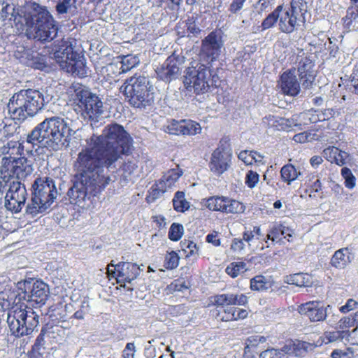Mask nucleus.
Masks as SVG:
<instances>
[{
	"instance_id": "f257e3e1",
	"label": "nucleus",
	"mask_w": 358,
	"mask_h": 358,
	"mask_svg": "<svg viewBox=\"0 0 358 358\" xmlns=\"http://www.w3.org/2000/svg\"><path fill=\"white\" fill-rule=\"evenodd\" d=\"M107 128L101 135L92 136L88 146L78 155L74 165L76 180L67 193L71 203L84 206L87 199L109 184L112 165L111 125L108 124Z\"/></svg>"
},
{
	"instance_id": "f03ea898",
	"label": "nucleus",
	"mask_w": 358,
	"mask_h": 358,
	"mask_svg": "<svg viewBox=\"0 0 358 358\" xmlns=\"http://www.w3.org/2000/svg\"><path fill=\"white\" fill-rule=\"evenodd\" d=\"M73 133L66 120L53 116L38 124L27 135V142L49 150H66L69 146Z\"/></svg>"
},
{
	"instance_id": "7ed1b4c3",
	"label": "nucleus",
	"mask_w": 358,
	"mask_h": 358,
	"mask_svg": "<svg viewBox=\"0 0 358 358\" xmlns=\"http://www.w3.org/2000/svg\"><path fill=\"white\" fill-rule=\"evenodd\" d=\"M22 12L30 38L41 42H50L57 36V27L45 6L34 1H27Z\"/></svg>"
},
{
	"instance_id": "20e7f679",
	"label": "nucleus",
	"mask_w": 358,
	"mask_h": 358,
	"mask_svg": "<svg viewBox=\"0 0 358 358\" xmlns=\"http://www.w3.org/2000/svg\"><path fill=\"white\" fill-rule=\"evenodd\" d=\"M52 98L37 90H22L10 99L8 110L13 120L24 121L29 117L35 116Z\"/></svg>"
},
{
	"instance_id": "39448f33",
	"label": "nucleus",
	"mask_w": 358,
	"mask_h": 358,
	"mask_svg": "<svg viewBox=\"0 0 358 358\" xmlns=\"http://www.w3.org/2000/svg\"><path fill=\"white\" fill-rule=\"evenodd\" d=\"M52 51V57L59 64L62 69L79 78L87 76V67L80 54L73 50L69 41L62 39L55 41Z\"/></svg>"
},
{
	"instance_id": "423d86ee",
	"label": "nucleus",
	"mask_w": 358,
	"mask_h": 358,
	"mask_svg": "<svg viewBox=\"0 0 358 358\" xmlns=\"http://www.w3.org/2000/svg\"><path fill=\"white\" fill-rule=\"evenodd\" d=\"M248 301V298L244 294L227 293L214 296L212 301L217 308L216 319L222 322L245 319L248 315V311L234 306H245Z\"/></svg>"
},
{
	"instance_id": "0eeeda50",
	"label": "nucleus",
	"mask_w": 358,
	"mask_h": 358,
	"mask_svg": "<svg viewBox=\"0 0 358 358\" xmlns=\"http://www.w3.org/2000/svg\"><path fill=\"white\" fill-rule=\"evenodd\" d=\"M31 202L27 206V213L32 215L45 211L56 199L57 191L52 178L44 177L35 180Z\"/></svg>"
},
{
	"instance_id": "6e6552de",
	"label": "nucleus",
	"mask_w": 358,
	"mask_h": 358,
	"mask_svg": "<svg viewBox=\"0 0 358 358\" xmlns=\"http://www.w3.org/2000/svg\"><path fill=\"white\" fill-rule=\"evenodd\" d=\"M38 319L33 309L15 306L8 312L7 323L11 334L20 338L31 334L39 324Z\"/></svg>"
},
{
	"instance_id": "1a4fd4ad",
	"label": "nucleus",
	"mask_w": 358,
	"mask_h": 358,
	"mask_svg": "<svg viewBox=\"0 0 358 358\" xmlns=\"http://www.w3.org/2000/svg\"><path fill=\"white\" fill-rule=\"evenodd\" d=\"M211 65L196 62L186 70L185 84L192 87L196 94L205 93L211 87H216L219 77L210 69Z\"/></svg>"
},
{
	"instance_id": "9d476101",
	"label": "nucleus",
	"mask_w": 358,
	"mask_h": 358,
	"mask_svg": "<svg viewBox=\"0 0 358 358\" xmlns=\"http://www.w3.org/2000/svg\"><path fill=\"white\" fill-rule=\"evenodd\" d=\"M148 79L144 76L131 77L123 85L120 92L129 99L131 105L136 108H145L154 101L153 93L148 89Z\"/></svg>"
},
{
	"instance_id": "9b49d317",
	"label": "nucleus",
	"mask_w": 358,
	"mask_h": 358,
	"mask_svg": "<svg viewBox=\"0 0 358 358\" xmlns=\"http://www.w3.org/2000/svg\"><path fill=\"white\" fill-rule=\"evenodd\" d=\"M76 99L83 110L85 118L92 121H98V118L103 113V103L99 97L84 86L75 90Z\"/></svg>"
},
{
	"instance_id": "f8f14e48",
	"label": "nucleus",
	"mask_w": 358,
	"mask_h": 358,
	"mask_svg": "<svg viewBox=\"0 0 358 358\" xmlns=\"http://www.w3.org/2000/svg\"><path fill=\"white\" fill-rule=\"evenodd\" d=\"M222 34L220 31H213L201 41V55L206 59L208 65L216 61L224 48Z\"/></svg>"
},
{
	"instance_id": "ddd939ff",
	"label": "nucleus",
	"mask_w": 358,
	"mask_h": 358,
	"mask_svg": "<svg viewBox=\"0 0 358 358\" xmlns=\"http://www.w3.org/2000/svg\"><path fill=\"white\" fill-rule=\"evenodd\" d=\"M113 164L122 159V155H129L133 149V139L124 127L113 122Z\"/></svg>"
},
{
	"instance_id": "4468645a",
	"label": "nucleus",
	"mask_w": 358,
	"mask_h": 358,
	"mask_svg": "<svg viewBox=\"0 0 358 358\" xmlns=\"http://www.w3.org/2000/svg\"><path fill=\"white\" fill-rule=\"evenodd\" d=\"M27 189L20 180L13 182L5 196V207L14 213L21 211L27 200Z\"/></svg>"
},
{
	"instance_id": "2eb2a0df",
	"label": "nucleus",
	"mask_w": 358,
	"mask_h": 358,
	"mask_svg": "<svg viewBox=\"0 0 358 358\" xmlns=\"http://www.w3.org/2000/svg\"><path fill=\"white\" fill-rule=\"evenodd\" d=\"M24 300L38 305L45 304L49 296L48 285L41 280H26L23 283Z\"/></svg>"
},
{
	"instance_id": "dca6fc26",
	"label": "nucleus",
	"mask_w": 358,
	"mask_h": 358,
	"mask_svg": "<svg viewBox=\"0 0 358 358\" xmlns=\"http://www.w3.org/2000/svg\"><path fill=\"white\" fill-rule=\"evenodd\" d=\"M113 278L116 279L117 282L127 287V290H133V287L127 286L125 283L131 284L139 275L141 271L140 266L134 263L122 262L113 264Z\"/></svg>"
},
{
	"instance_id": "f3484780",
	"label": "nucleus",
	"mask_w": 358,
	"mask_h": 358,
	"mask_svg": "<svg viewBox=\"0 0 358 358\" xmlns=\"http://www.w3.org/2000/svg\"><path fill=\"white\" fill-rule=\"evenodd\" d=\"M182 59L179 55L173 54L156 69L158 77L165 81L170 82L178 78L180 74Z\"/></svg>"
},
{
	"instance_id": "a211bd4d",
	"label": "nucleus",
	"mask_w": 358,
	"mask_h": 358,
	"mask_svg": "<svg viewBox=\"0 0 358 358\" xmlns=\"http://www.w3.org/2000/svg\"><path fill=\"white\" fill-rule=\"evenodd\" d=\"M331 308L329 305L323 306L320 301H313L300 305L297 310L299 314L307 317L310 322H317L325 320L328 310Z\"/></svg>"
},
{
	"instance_id": "6ab92c4d",
	"label": "nucleus",
	"mask_w": 358,
	"mask_h": 358,
	"mask_svg": "<svg viewBox=\"0 0 358 358\" xmlns=\"http://www.w3.org/2000/svg\"><path fill=\"white\" fill-rule=\"evenodd\" d=\"M3 161L8 162V170L11 177L15 178V180L25 178L31 175L33 168L29 162L24 157L15 158L14 157H3Z\"/></svg>"
},
{
	"instance_id": "aec40b11",
	"label": "nucleus",
	"mask_w": 358,
	"mask_h": 358,
	"mask_svg": "<svg viewBox=\"0 0 358 358\" xmlns=\"http://www.w3.org/2000/svg\"><path fill=\"white\" fill-rule=\"evenodd\" d=\"M231 155L218 148L212 153L209 168L215 175L220 176L229 169Z\"/></svg>"
},
{
	"instance_id": "412c9836",
	"label": "nucleus",
	"mask_w": 358,
	"mask_h": 358,
	"mask_svg": "<svg viewBox=\"0 0 358 358\" xmlns=\"http://www.w3.org/2000/svg\"><path fill=\"white\" fill-rule=\"evenodd\" d=\"M278 20L280 30L287 34L293 32L299 27L304 24L302 18L296 17L289 9L283 10L282 8V12L279 13Z\"/></svg>"
},
{
	"instance_id": "4be33fe9",
	"label": "nucleus",
	"mask_w": 358,
	"mask_h": 358,
	"mask_svg": "<svg viewBox=\"0 0 358 358\" xmlns=\"http://www.w3.org/2000/svg\"><path fill=\"white\" fill-rule=\"evenodd\" d=\"M313 67V62L307 57H303L299 62L298 72L305 88H310L315 80Z\"/></svg>"
},
{
	"instance_id": "5701e85b",
	"label": "nucleus",
	"mask_w": 358,
	"mask_h": 358,
	"mask_svg": "<svg viewBox=\"0 0 358 358\" xmlns=\"http://www.w3.org/2000/svg\"><path fill=\"white\" fill-rule=\"evenodd\" d=\"M282 91L287 95L296 96L300 92V85L295 74V69L289 70L280 77Z\"/></svg>"
},
{
	"instance_id": "b1692460",
	"label": "nucleus",
	"mask_w": 358,
	"mask_h": 358,
	"mask_svg": "<svg viewBox=\"0 0 358 358\" xmlns=\"http://www.w3.org/2000/svg\"><path fill=\"white\" fill-rule=\"evenodd\" d=\"M24 9V6L21 8H15L13 3H9L7 1L0 2V17L3 20H9L14 22H22L24 20V13L22 10Z\"/></svg>"
},
{
	"instance_id": "393cba45",
	"label": "nucleus",
	"mask_w": 358,
	"mask_h": 358,
	"mask_svg": "<svg viewBox=\"0 0 358 358\" xmlns=\"http://www.w3.org/2000/svg\"><path fill=\"white\" fill-rule=\"evenodd\" d=\"M320 345L321 343H319V341L316 343L296 341L287 349V351H288V354H292L295 357H304L314 352L315 349Z\"/></svg>"
},
{
	"instance_id": "a878e982",
	"label": "nucleus",
	"mask_w": 358,
	"mask_h": 358,
	"mask_svg": "<svg viewBox=\"0 0 358 358\" xmlns=\"http://www.w3.org/2000/svg\"><path fill=\"white\" fill-rule=\"evenodd\" d=\"M323 157L329 162L342 166L347 163L350 155L348 152L339 150L335 146H329L322 152Z\"/></svg>"
},
{
	"instance_id": "bb28decb",
	"label": "nucleus",
	"mask_w": 358,
	"mask_h": 358,
	"mask_svg": "<svg viewBox=\"0 0 358 358\" xmlns=\"http://www.w3.org/2000/svg\"><path fill=\"white\" fill-rule=\"evenodd\" d=\"M352 259V255L348 248H343L336 250L331 259L330 264L332 266L343 269L345 268Z\"/></svg>"
},
{
	"instance_id": "cd10ccee",
	"label": "nucleus",
	"mask_w": 358,
	"mask_h": 358,
	"mask_svg": "<svg viewBox=\"0 0 358 358\" xmlns=\"http://www.w3.org/2000/svg\"><path fill=\"white\" fill-rule=\"evenodd\" d=\"M139 62L137 57L128 55H119L113 57V65L115 68L119 69V73H125L132 68L135 67Z\"/></svg>"
},
{
	"instance_id": "c85d7f7f",
	"label": "nucleus",
	"mask_w": 358,
	"mask_h": 358,
	"mask_svg": "<svg viewBox=\"0 0 358 358\" xmlns=\"http://www.w3.org/2000/svg\"><path fill=\"white\" fill-rule=\"evenodd\" d=\"M262 121L264 124L269 127L275 128L277 130H287L294 124L292 120L271 115L265 116Z\"/></svg>"
},
{
	"instance_id": "c756f323",
	"label": "nucleus",
	"mask_w": 358,
	"mask_h": 358,
	"mask_svg": "<svg viewBox=\"0 0 358 358\" xmlns=\"http://www.w3.org/2000/svg\"><path fill=\"white\" fill-rule=\"evenodd\" d=\"M8 162L1 159L0 166V199H1L3 193L6 192L7 187H10V185L13 184V182L16 181L15 178L11 177L9 166H8Z\"/></svg>"
},
{
	"instance_id": "7c9ffc66",
	"label": "nucleus",
	"mask_w": 358,
	"mask_h": 358,
	"mask_svg": "<svg viewBox=\"0 0 358 358\" xmlns=\"http://www.w3.org/2000/svg\"><path fill=\"white\" fill-rule=\"evenodd\" d=\"M285 282L290 285H295L297 287H310L313 282V278L308 273H294L286 277Z\"/></svg>"
},
{
	"instance_id": "2f4dec72",
	"label": "nucleus",
	"mask_w": 358,
	"mask_h": 358,
	"mask_svg": "<svg viewBox=\"0 0 358 358\" xmlns=\"http://www.w3.org/2000/svg\"><path fill=\"white\" fill-rule=\"evenodd\" d=\"M98 80L99 83L106 90L112 89V66L108 64L106 66H101L98 69Z\"/></svg>"
},
{
	"instance_id": "473e14b6",
	"label": "nucleus",
	"mask_w": 358,
	"mask_h": 358,
	"mask_svg": "<svg viewBox=\"0 0 358 358\" xmlns=\"http://www.w3.org/2000/svg\"><path fill=\"white\" fill-rule=\"evenodd\" d=\"M121 164L116 172L115 178L119 177L120 180L124 184H127L131 180V175L135 169V164L131 162H118Z\"/></svg>"
},
{
	"instance_id": "72a5a7b5",
	"label": "nucleus",
	"mask_w": 358,
	"mask_h": 358,
	"mask_svg": "<svg viewBox=\"0 0 358 358\" xmlns=\"http://www.w3.org/2000/svg\"><path fill=\"white\" fill-rule=\"evenodd\" d=\"M344 27L349 31L358 27V6H352L348 8L346 15L343 17Z\"/></svg>"
},
{
	"instance_id": "f704fd0d",
	"label": "nucleus",
	"mask_w": 358,
	"mask_h": 358,
	"mask_svg": "<svg viewBox=\"0 0 358 358\" xmlns=\"http://www.w3.org/2000/svg\"><path fill=\"white\" fill-rule=\"evenodd\" d=\"M301 175L300 171H298L294 166L291 164L284 165L280 170V176L282 181L290 185Z\"/></svg>"
},
{
	"instance_id": "c9c22d12",
	"label": "nucleus",
	"mask_w": 358,
	"mask_h": 358,
	"mask_svg": "<svg viewBox=\"0 0 358 358\" xmlns=\"http://www.w3.org/2000/svg\"><path fill=\"white\" fill-rule=\"evenodd\" d=\"M308 1L307 0H292L290 8H289L293 14L296 17L302 18V21L305 22V15L308 11Z\"/></svg>"
},
{
	"instance_id": "e433bc0d",
	"label": "nucleus",
	"mask_w": 358,
	"mask_h": 358,
	"mask_svg": "<svg viewBox=\"0 0 358 358\" xmlns=\"http://www.w3.org/2000/svg\"><path fill=\"white\" fill-rule=\"evenodd\" d=\"M164 185V183L159 180L151 187L146 196V201L148 203H154L157 199H159L165 192H166L167 188Z\"/></svg>"
},
{
	"instance_id": "4c0bfd02",
	"label": "nucleus",
	"mask_w": 358,
	"mask_h": 358,
	"mask_svg": "<svg viewBox=\"0 0 358 358\" xmlns=\"http://www.w3.org/2000/svg\"><path fill=\"white\" fill-rule=\"evenodd\" d=\"M182 173V171L180 170L178 167L177 169H172L166 173L163 176L162 178L159 180V181L164 183V185L166 188H169L174 185V183L179 179Z\"/></svg>"
},
{
	"instance_id": "58836bf2",
	"label": "nucleus",
	"mask_w": 358,
	"mask_h": 358,
	"mask_svg": "<svg viewBox=\"0 0 358 358\" xmlns=\"http://www.w3.org/2000/svg\"><path fill=\"white\" fill-rule=\"evenodd\" d=\"M271 287V282L263 275H257L250 280V288L256 291H266Z\"/></svg>"
},
{
	"instance_id": "ea45409f",
	"label": "nucleus",
	"mask_w": 358,
	"mask_h": 358,
	"mask_svg": "<svg viewBox=\"0 0 358 358\" xmlns=\"http://www.w3.org/2000/svg\"><path fill=\"white\" fill-rule=\"evenodd\" d=\"M76 0H58L55 6L57 14L66 17L75 8Z\"/></svg>"
},
{
	"instance_id": "a19ab883",
	"label": "nucleus",
	"mask_w": 358,
	"mask_h": 358,
	"mask_svg": "<svg viewBox=\"0 0 358 358\" xmlns=\"http://www.w3.org/2000/svg\"><path fill=\"white\" fill-rule=\"evenodd\" d=\"M173 206L175 210L183 213L189 208V203L186 200L183 192H177L173 199Z\"/></svg>"
},
{
	"instance_id": "79ce46f5",
	"label": "nucleus",
	"mask_w": 358,
	"mask_h": 358,
	"mask_svg": "<svg viewBox=\"0 0 358 358\" xmlns=\"http://www.w3.org/2000/svg\"><path fill=\"white\" fill-rule=\"evenodd\" d=\"M225 203L223 210V213H242L245 210V207L242 203L229 197H227Z\"/></svg>"
},
{
	"instance_id": "37998d69",
	"label": "nucleus",
	"mask_w": 358,
	"mask_h": 358,
	"mask_svg": "<svg viewBox=\"0 0 358 358\" xmlns=\"http://www.w3.org/2000/svg\"><path fill=\"white\" fill-rule=\"evenodd\" d=\"M182 135L194 136L200 134L201 127L199 123L191 120H182Z\"/></svg>"
},
{
	"instance_id": "c03bdc74",
	"label": "nucleus",
	"mask_w": 358,
	"mask_h": 358,
	"mask_svg": "<svg viewBox=\"0 0 358 358\" xmlns=\"http://www.w3.org/2000/svg\"><path fill=\"white\" fill-rule=\"evenodd\" d=\"M226 196H212L207 199L206 206L210 210L221 211L223 213L226 205Z\"/></svg>"
},
{
	"instance_id": "a18cd8bd",
	"label": "nucleus",
	"mask_w": 358,
	"mask_h": 358,
	"mask_svg": "<svg viewBox=\"0 0 358 358\" xmlns=\"http://www.w3.org/2000/svg\"><path fill=\"white\" fill-rule=\"evenodd\" d=\"M287 346L282 349L270 348L259 355V358H289Z\"/></svg>"
},
{
	"instance_id": "49530a36",
	"label": "nucleus",
	"mask_w": 358,
	"mask_h": 358,
	"mask_svg": "<svg viewBox=\"0 0 358 358\" xmlns=\"http://www.w3.org/2000/svg\"><path fill=\"white\" fill-rule=\"evenodd\" d=\"M226 273L232 278H236L241 273L247 271L246 264L243 262H234L226 268Z\"/></svg>"
},
{
	"instance_id": "de8ad7c7",
	"label": "nucleus",
	"mask_w": 358,
	"mask_h": 358,
	"mask_svg": "<svg viewBox=\"0 0 358 358\" xmlns=\"http://www.w3.org/2000/svg\"><path fill=\"white\" fill-rule=\"evenodd\" d=\"M182 250L187 257H196L199 255V247L195 243L189 240H184L180 243Z\"/></svg>"
},
{
	"instance_id": "09e8293b",
	"label": "nucleus",
	"mask_w": 358,
	"mask_h": 358,
	"mask_svg": "<svg viewBox=\"0 0 358 358\" xmlns=\"http://www.w3.org/2000/svg\"><path fill=\"white\" fill-rule=\"evenodd\" d=\"M283 6L282 5L278 6L271 13H270L262 22V29H268L277 22L279 17V13L282 12Z\"/></svg>"
},
{
	"instance_id": "8fccbe9b",
	"label": "nucleus",
	"mask_w": 358,
	"mask_h": 358,
	"mask_svg": "<svg viewBox=\"0 0 358 358\" xmlns=\"http://www.w3.org/2000/svg\"><path fill=\"white\" fill-rule=\"evenodd\" d=\"M255 155H257V152L253 150H242L238 154V159L243 161L247 165H251L254 162H258L259 160L255 158Z\"/></svg>"
},
{
	"instance_id": "3c124183",
	"label": "nucleus",
	"mask_w": 358,
	"mask_h": 358,
	"mask_svg": "<svg viewBox=\"0 0 358 358\" xmlns=\"http://www.w3.org/2000/svg\"><path fill=\"white\" fill-rule=\"evenodd\" d=\"M184 233V227L178 223H173L169 231V238L173 241L180 239Z\"/></svg>"
},
{
	"instance_id": "603ef678",
	"label": "nucleus",
	"mask_w": 358,
	"mask_h": 358,
	"mask_svg": "<svg viewBox=\"0 0 358 358\" xmlns=\"http://www.w3.org/2000/svg\"><path fill=\"white\" fill-rule=\"evenodd\" d=\"M344 333V331H326L322 337V341H319V343H329L341 340L343 338Z\"/></svg>"
},
{
	"instance_id": "864d4df0",
	"label": "nucleus",
	"mask_w": 358,
	"mask_h": 358,
	"mask_svg": "<svg viewBox=\"0 0 358 358\" xmlns=\"http://www.w3.org/2000/svg\"><path fill=\"white\" fill-rule=\"evenodd\" d=\"M182 120H172L167 125L166 132L172 135H182Z\"/></svg>"
},
{
	"instance_id": "5fc2aeb1",
	"label": "nucleus",
	"mask_w": 358,
	"mask_h": 358,
	"mask_svg": "<svg viewBox=\"0 0 358 358\" xmlns=\"http://www.w3.org/2000/svg\"><path fill=\"white\" fill-rule=\"evenodd\" d=\"M341 175L345 179V185L347 188L352 189L355 187L356 178L350 169L343 167L341 169Z\"/></svg>"
},
{
	"instance_id": "6e6d98bb",
	"label": "nucleus",
	"mask_w": 358,
	"mask_h": 358,
	"mask_svg": "<svg viewBox=\"0 0 358 358\" xmlns=\"http://www.w3.org/2000/svg\"><path fill=\"white\" fill-rule=\"evenodd\" d=\"M266 341V337L261 335H252L248 338L247 345L245 348V353H247L250 347H257L260 343H264Z\"/></svg>"
},
{
	"instance_id": "4d7b16f0",
	"label": "nucleus",
	"mask_w": 358,
	"mask_h": 358,
	"mask_svg": "<svg viewBox=\"0 0 358 358\" xmlns=\"http://www.w3.org/2000/svg\"><path fill=\"white\" fill-rule=\"evenodd\" d=\"M165 264L166 268H176L179 264V257L178 254L174 251L169 252L165 257Z\"/></svg>"
},
{
	"instance_id": "13d9d810",
	"label": "nucleus",
	"mask_w": 358,
	"mask_h": 358,
	"mask_svg": "<svg viewBox=\"0 0 358 358\" xmlns=\"http://www.w3.org/2000/svg\"><path fill=\"white\" fill-rule=\"evenodd\" d=\"M302 119L305 121V124L309 123H316L319 121H321V118L318 114L317 110H307L301 114Z\"/></svg>"
},
{
	"instance_id": "bf43d9fd",
	"label": "nucleus",
	"mask_w": 358,
	"mask_h": 358,
	"mask_svg": "<svg viewBox=\"0 0 358 358\" xmlns=\"http://www.w3.org/2000/svg\"><path fill=\"white\" fill-rule=\"evenodd\" d=\"M259 180V175L252 170L249 171L245 176V183L249 188L256 187Z\"/></svg>"
},
{
	"instance_id": "052dcab7",
	"label": "nucleus",
	"mask_w": 358,
	"mask_h": 358,
	"mask_svg": "<svg viewBox=\"0 0 358 358\" xmlns=\"http://www.w3.org/2000/svg\"><path fill=\"white\" fill-rule=\"evenodd\" d=\"M281 229V223L274 224L268 230L266 238L272 241L273 242L275 241L280 236Z\"/></svg>"
},
{
	"instance_id": "680f3d73",
	"label": "nucleus",
	"mask_w": 358,
	"mask_h": 358,
	"mask_svg": "<svg viewBox=\"0 0 358 358\" xmlns=\"http://www.w3.org/2000/svg\"><path fill=\"white\" fill-rule=\"evenodd\" d=\"M17 150V148L15 145L14 142H9L6 145L0 148V155L4 157H13L15 152Z\"/></svg>"
},
{
	"instance_id": "e2e57ef3",
	"label": "nucleus",
	"mask_w": 358,
	"mask_h": 358,
	"mask_svg": "<svg viewBox=\"0 0 358 358\" xmlns=\"http://www.w3.org/2000/svg\"><path fill=\"white\" fill-rule=\"evenodd\" d=\"M357 326V320H355V315L352 317H344L338 322V327L341 329H345L353 326Z\"/></svg>"
},
{
	"instance_id": "0e129e2a",
	"label": "nucleus",
	"mask_w": 358,
	"mask_h": 358,
	"mask_svg": "<svg viewBox=\"0 0 358 358\" xmlns=\"http://www.w3.org/2000/svg\"><path fill=\"white\" fill-rule=\"evenodd\" d=\"M358 303L352 299H349L344 306L340 308V311L343 313H347L357 308Z\"/></svg>"
},
{
	"instance_id": "69168bd1",
	"label": "nucleus",
	"mask_w": 358,
	"mask_h": 358,
	"mask_svg": "<svg viewBox=\"0 0 358 358\" xmlns=\"http://www.w3.org/2000/svg\"><path fill=\"white\" fill-rule=\"evenodd\" d=\"M135 345L134 343H128L123 350V358H134L135 355Z\"/></svg>"
},
{
	"instance_id": "338daca9",
	"label": "nucleus",
	"mask_w": 358,
	"mask_h": 358,
	"mask_svg": "<svg viewBox=\"0 0 358 358\" xmlns=\"http://www.w3.org/2000/svg\"><path fill=\"white\" fill-rule=\"evenodd\" d=\"M245 1L246 0H233L229 6V10L231 13H236L238 11L243 8Z\"/></svg>"
},
{
	"instance_id": "774afa93",
	"label": "nucleus",
	"mask_w": 358,
	"mask_h": 358,
	"mask_svg": "<svg viewBox=\"0 0 358 358\" xmlns=\"http://www.w3.org/2000/svg\"><path fill=\"white\" fill-rule=\"evenodd\" d=\"M245 248V243L243 239L234 238L232 241L231 248L234 252H241Z\"/></svg>"
}]
</instances>
